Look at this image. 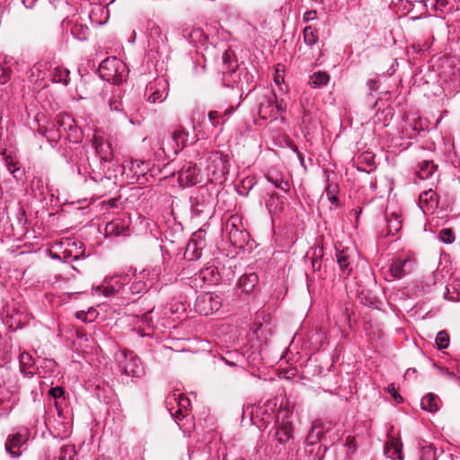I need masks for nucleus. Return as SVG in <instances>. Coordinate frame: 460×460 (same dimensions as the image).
<instances>
[{"label":"nucleus","mask_w":460,"mask_h":460,"mask_svg":"<svg viewBox=\"0 0 460 460\" xmlns=\"http://www.w3.org/2000/svg\"><path fill=\"white\" fill-rule=\"evenodd\" d=\"M100 76L114 84H121L128 74L126 64L116 57H109L105 58L99 66Z\"/></svg>","instance_id":"obj_1"},{"label":"nucleus","mask_w":460,"mask_h":460,"mask_svg":"<svg viewBox=\"0 0 460 460\" xmlns=\"http://www.w3.org/2000/svg\"><path fill=\"white\" fill-rule=\"evenodd\" d=\"M224 231L227 234L230 244L237 249H244L249 245L251 236L241 225V219L237 216H232L224 225Z\"/></svg>","instance_id":"obj_2"},{"label":"nucleus","mask_w":460,"mask_h":460,"mask_svg":"<svg viewBox=\"0 0 460 460\" xmlns=\"http://www.w3.org/2000/svg\"><path fill=\"white\" fill-rule=\"evenodd\" d=\"M206 171L212 180L223 181L229 172V162L220 151H208L206 154Z\"/></svg>","instance_id":"obj_3"},{"label":"nucleus","mask_w":460,"mask_h":460,"mask_svg":"<svg viewBox=\"0 0 460 460\" xmlns=\"http://www.w3.org/2000/svg\"><path fill=\"white\" fill-rule=\"evenodd\" d=\"M257 102L258 114L261 119L275 120L278 119L279 112L283 111L281 105L277 103L276 95L272 91L263 89Z\"/></svg>","instance_id":"obj_4"},{"label":"nucleus","mask_w":460,"mask_h":460,"mask_svg":"<svg viewBox=\"0 0 460 460\" xmlns=\"http://www.w3.org/2000/svg\"><path fill=\"white\" fill-rule=\"evenodd\" d=\"M62 29L65 33H70L79 41L86 40L90 35V29L79 13L65 18L62 22Z\"/></svg>","instance_id":"obj_5"},{"label":"nucleus","mask_w":460,"mask_h":460,"mask_svg":"<svg viewBox=\"0 0 460 460\" xmlns=\"http://www.w3.org/2000/svg\"><path fill=\"white\" fill-rule=\"evenodd\" d=\"M293 441V428L290 422H281L276 427L273 438L270 443L272 454H281Z\"/></svg>","instance_id":"obj_6"},{"label":"nucleus","mask_w":460,"mask_h":460,"mask_svg":"<svg viewBox=\"0 0 460 460\" xmlns=\"http://www.w3.org/2000/svg\"><path fill=\"white\" fill-rule=\"evenodd\" d=\"M53 122V127H57L63 134L65 139L69 142H79L81 136L75 125V119L66 113L58 114Z\"/></svg>","instance_id":"obj_7"},{"label":"nucleus","mask_w":460,"mask_h":460,"mask_svg":"<svg viewBox=\"0 0 460 460\" xmlns=\"http://www.w3.org/2000/svg\"><path fill=\"white\" fill-rule=\"evenodd\" d=\"M190 203L192 217H208L212 212V199L208 190H199L195 196L190 198Z\"/></svg>","instance_id":"obj_8"},{"label":"nucleus","mask_w":460,"mask_h":460,"mask_svg":"<svg viewBox=\"0 0 460 460\" xmlns=\"http://www.w3.org/2000/svg\"><path fill=\"white\" fill-rule=\"evenodd\" d=\"M220 297L211 292L200 294L195 302L194 308L197 313L208 315L217 312L221 307Z\"/></svg>","instance_id":"obj_9"},{"label":"nucleus","mask_w":460,"mask_h":460,"mask_svg":"<svg viewBox=\"0 0 460 460\" xmlns=\"http://www.w3.org/2000/svg\"><path fill=\"white\" fill-rule=\"evenodd\" d=\"M52 71V62L41 59L35 63L30 69V79L34 84L39 83V87L44 88L49 84Z\"/></svg>","instance_id":"obj_10"},{"label":"nucleus","mask_w":460,"mask_h":460,"mask_svg":"<svg viewBox=\"0 0 460 460\" xmlns=\"http://www.w3.org/2000/svg\"><path fill=\"white\" fill-rule=\"evenodd\" d=\"M121 355L124 359L119 360V367L124 374L128 376L139 377L143 375L144 369L139 358L131 350L123 349Z\"/></svg>","instance_id":"obj_11"},{"label":"nucleus","mask_w":460,"mask_h":460,"mask_svg":"<svg viewBox=\"0 0 460 460\" xmlns=\"http://www.w3.org/2000/svg\"><path fill=\"white\" fill-rule=\"evenodd\" d=\"M168 82L164 79L150 82L146 85L145 97L150 103H161L168 96Z\"/></svg>","instance_id":"obj_12"},{"label":"nucleus","mask_w":460,"mask_h":460,"mask_svg":"<svg viewBox=\"0 0 460 460\" xmlns=\"http://www.w3.org/2000/svg\"><path fill=\"white\" fill-rule=\"evenodd\" d=\"M178 181L181 186L189 187L201 181L200 170L196 164L186 162L178 171Z\"/></svg>","instance_id":"obj_13"},{"label":"nucleus","mask_w":460,"mask_h":460,"mask_svg":"<svg viewBox=\"0 0 460 460\" xmlns=\"http://www.w3.org/2000/svg\"><path fill=\"white\" fill-rule=\"evenodd\" d=\"M29 439V433L27 430L24 432H17L11 434L7 437L4 444L5 451L13 457L18 458L21 456L22 447Z\"/></svg>","instance_id":"obj_14"},{"label":"nucleus","mask_w":460,"mask_h":460,"mask_svg":"<svg viewBox=\"0 0 460 460\" xmlns=\"http://www.w3.org/2000/svg\"><path fill=\"white\" fill-rule=\"evenodd\" d=\"M129 279L128 274L113 276L106 286L96 287L95 292L106 297H110L117 294Z\"/></svg>","instance_id":"obj_15"},{"label":"nucleus","mask_w":460,"mask_h":460,"mask_svg":"<svg viewBox=\"0 0 460 460\" xmlns=\"http://www.w3.org/2000/svg\"><path fill=\"white\" fill-rule=\"evenodd\" d=\"M148 42L149 45L159 51L161 49L166 48L167 37L163 34L161 28L152 21L147 23Z\"/></svg>","instance_id":"obj_16"},{"label":"nucleus","mask_w":460,"mask_h":460,"mask_svg":"<svg viewBox=\"0 0 460 460\" xmlns=\"http://www.w3.org/2000/svg\"><path fill=\"white\" fill-rule=\"evenodd\" d=\"M265 177L269 182H270L275 188L279 189L284 192H288L290 189L289 176L282 172L271 168L270 169Z\"/></svg>","instance_id":"obj_17"},{"label":"nucleus","mask_w":460,"mask_h":460,"mask_svg":"<svg viewBox=\"0 0 460 460\" xmlns=\"http://www.w3.org/2000/svg\"><path fill=\"white\" fill-rule=\"evenodd\" d=\"M20 370L25 377H32L38 373V367L33 357L26 351L19 356Z\"/></svg>","instance_id":"obj_18"},{"label":"nucleus","mask_w":460,"mask_h":460,"mask_svg":"<svg viewBox=\"0 0 460 460\" xmlns=\"http://www.w3.org/2000/svg\"><path fill=\"white\" fill-rule=\"evenodd\" d=\"M91 6L88 19L92 25L100 26L106 23L109 20V10L102 4H93Z\"/></svg>","instance_id":"obj_19"},{"label":"nucleus","mask_w":460,"mask_h":460,"mask_svg":"<svg viewBox=\"0 0 460 460\" xmlns=\"http://www.w3.org/2000/svg\"><path fill=\"white\" fill-rule=\"evenodd\" d=\"M402 443L400 438L391 437L385 446V455L392 460H403Z\"/></svg>","instance_id":"obj_20"},{"label":"nucleus","mask_w":460,"mask_h":460,"mask_svg":"<svg viewBox=\"0 0 460 460\" xmlns=\"http://www.w3.org/2000/svg\"><path fill=\"white\" fill-rule=\"evenodd\" d=\"M94 146L102 161L111 162L113 159V149L109 140L102 137H94Z\"/></svg>","instance_id":"obj_21"},{"label":"nucleus","mask_w":460,"mask_h":460,"mask_svg":"<svg viewBox=\"0 0 460 460\" xmlns=\"http://www.w3.org/2000/svg\"><path fill=\"white\" fill-rule=\"evenodd\" d=\"M259 282V277L255 272L243 274L238 281V288L245 294L252 293Z\"/></svg>","instance_id":"obj_22"},{"label":"nucleus","mask_w":460,"mask_h":460,"mask_svg":"<svg viewBox=\"0 0 460 460\" xmlns=\"http://www.w3.org/2000/svg\"><path fill=\"white\" fill-rule=\"evenodd\" d=\"M172 138L175 144L174 153L178 154L187 146L189 132L182 126H179L173 130Z\"/></svg>","instance_id":"obj_23"},{"label":"nucleus","mask_w":460,"mask_h":460,"mask_svg":"<svg viewBox=\"0 0 460 460\" xmlns=\"http://www.w3.org/2000/svg\"><path fill=\"white\" fill-rule=\"evenodd\" d=\"M110 107L112 111H123L125 114H128L131 109L129 107V96L128 95H120L113 94L110 101Z\"/></svg>","instance_id":"obj_24"},{"label":"nucleus","mask_w":460,"mask_h":460,"mask_svg":"<svg viewBox=\"0 0 460 460\" xmlns=\"http://www.w3.org/2000/svg\"><path fill=\"white\" fill-rule=\"evenodd\" d=\"M437 168L433 161L423 160L418 164L416 173L420 180H426L433 175Z\"/></svg>","instance_id":"obj_25"},{"label":"nucleus","mask_w":460,"mask_h":460,"mask_svg":"<svg viewBox=\"0 0 460 460\" xmlns=\"http://www.w3.org/2000/svg\"><path fill=\"white\" fill-rule=\"evenodd\" d=\"M207 286L217 285L220 281V274L215 266H208L199 271Z\"/></svg>","instance_id":"obj_26"},{"label":"nucleus","mask_w":460,"mask_h":460,"mask_svg":"<svg viewBox=\"0 0 460 460\" xmlns=\"http://www.w3.org/2000/svg\"><path fill=\"white\" fill-rule=\"evenodd\" d=\"M409 260L397 259L390 267V274L394 279H402L404 277L410 270L407 269L410 264Z\"/></svg>","instance_id":"obj_27"},{"label":"nucleus","mask_w":460,"mask_h":460,"mask_svg":"<svg viewBox=\"0 0 460 460\" xmlns=\"http://www.w3.org/2000/svg\"><path fill=\"white\" fill-rule=\"evenodd\" d=\"M234 111V107H229L224 111H211L208 114L209 122L213 127H217L226 122V118L229 117Z\"/></svg>","instance_id":"obj_28"},{"label":"nucleus","mask_w":460,"mask_h":460,"mask_svg":"<svg viewBox=\"0 0 460 460\" xmlns=\"http://www.w3.org/2000/svg\"><path fill=\"white\" fill-rule=\"evenodd\" d=\"M38 131L40 134L44 136L52 146L56 145L61 137H64L58 128L57 127H53V122H50L45 128L40 127Z\"/></svg>","instance_id":"obj_29"},{"label":"nucleus","mask_w":460,"mask_h":460,"mask_svg":"<svg viewBox=\"0 0 460 460\" xmlns=\"http://www.w3.org/2000/svg\"><path fill=\"white\" fill-rule=\"evenodd\" d=\"M4 163L7 170L17 181H22L24 176V170L19 166V162L12 155L4 156Z\"/></svg>","instance_id":"obj_30"},{"label":"nucleus","mask_w":460,"mask_h":460,"mask_svg":"<svg viewBox=\"0 0 460 460\" xmlns=\"http://www.w3.org/2000/svg\"><path fill=\"white\" fill-rule=\"evenodd\" d=\"M69 71L63 68V67H60V66H54V64H52V71H51V75L49 76V82H52V83H62L64 84H68L69 83Z\"/></svg>","instance_id":"obj_31"},{"label":"nucleus","mask_w":460,"mask_h":460,"mask_svg":"<svg viewBox=\"0 0 460 460\" xmlns=\"http://www.w3.org/2000/svg\"><path fill=\"white\" fill-rule=\"evenodd\" d=\"M386 233L385 235L394 236L402 228L400 217L395 213L386 216Z\"/></svg>","instance_id":"obj_32"},{"label":"nucleus","mask_w":460,"mask_h":460,"mask_svg":"<svg viewBox=\"0 0 460 460\" xmlns=\"http://www.w3.org/2000/svg\"><path fill=\"white\" fill-rule=\"evenodd\" d=\"M420 203L422 205L425 203L428 209H433L438 207V194L431 189L425 190L420 194ZM423 210V207H420Z\"/></svg>","instance_id":"obj_33"},{"label":"nucleus","mask_w":460,"mask_h":460,"mask_svg":"<svg viewBox=\"0 0 460 460\" xmlns=\"http://www.w3.org/2000/svg\"><path fill=\"white\" fill-rule=\"evenodd\" d=\"M182 35L190 43L199 44L205 40V34L200 28L190 27L182 31Z\"/></svg>","instance_id":"obj_34"},{"label":"nucleus","mask_w":460,"mask_h":460,"mask_svg":"<svg viewBox=\"0 0 460 460\" xmlns=\"http://www.w3.org/2000/svg\"><path fill=\"white\" fill-rule=\"evenodd\" d=\"M330 81V75L327 72L317 71L309 76L308 84L312 88H320L327 85Z\"/></svg>","instance_id":"obj_35"},{"label":"nucleus","mask_w":460,"mask_h":460,"mask_svg":"<svg viewBox=\"0 0 460 460\" xmlns=\"http://www.w3.org/2000/svg\"><path fill=\"white\" fill-rule=\"evenodd\" d=\"M337 262L341 270H342L347 275L350 274L352 271V260L348 252V250H342L337 252Z\"/></svg>","instance_id":"obj_36"},{"label":"nucleus","mask_w":460,"mask_h":460,"mask_svg":"<svg viewBox=\"0 0 460 460\" xmlns=\"http://www.w3.org/2000/svg\"><path fill=\"white\" fill-rule=\"evenodd\" d=\"M202 249L201 246L197 244L196 239L190 240L184 252L185 259L190 261L199 260L202 254Z\"/></svg>","instance_id":"obj_37"},{"label":"nucleus","mask_w":460,"mask_h":460,"mask_svg":"<svg viewBox=\"0 0 460 460\" xmlns=\"http://www.w3.org/2000/svg\"><path fill=\"white\" fill-rule=\"evenodd\" d=\"M265 206L270 214H278L282 209V201L276 192L269 194Z\"/></svg>","instance_id":"obj_38"},{"label":"nucleus","mask_w":460,"mask_h":460,"mask_svg":"<svg viewBox=\"0 0 460 460\" xmlns=\"http://www.w3.org/2000/svg\"><path fill=\"white\" fill-rule=\"evenodd\" d=\"M189 270L185 269L181 271V279H188V285L194 289L202 288L203 287L207 286L204 282L203 279H201V275L199 272H196L193 276L189 277Z\"/></svg>","instance_id":"obj_39"},{"label":"nucleus","mask_w":460,"mask_h":460,"mask_svg":"<svg viewBox=\"0 0 460 460\" xmlns=\"http://www.w3.org/2000/svg\"><path fill=\"white\" fill-rule=\"evenodd\" d=\"M438 396L429 393L421 399V409L429 412H435L438 410Z\"/></svg>","instance_id":"obj_40"},{"label":"nucleus","mask_w":460,"mask_h":460,"mask_svg":"<svg viewBox=\"0 0 460 460\" xmlns=\"http://www.w3.org/2000/svg\"><path fill=\"white\" fill-rule=\"evenodd\" d=\"M339 186L336 183H327L325 187V193L328 200L332 204V208H337L339 206L338 198Z\"/></svg>","instance_id":"obj_41"},{"label":"nucleus","mask_w":460,"mask_h":460,"mask_svg":"<svg viewBox=\"0 0 460 460\" xmlns=\"http://www.w3.org/2000/svg\"><path fill=\"white\" fill-rule=\"evenodd\" d=\"M255 184L256 180L254 177H246L237 185L236 190L239 195L246 197Z\"/></svg>","instance_id":"obj_42"},{"label":"nucleus","mask_w":460,"mask_h":460,"mask_svg":"<svg viewBox=\"0 0 460 460\" xmlns=\"http://www.w3.org/2000/svg\"><path fill=\"white\" fill-rule=\"evenodd\" d=\"M303 36L305 43L311 47L316 44L319 40L317 30L311 25L304 29Z\"/></svg>","instance_id":"obj_43"},{"label":"nucleus","mask_w":460,"mask_h":460,"mask_svg":"<svg viewBox=\"0 0 460 460\" xmlns=\"http://www.w3.org/2000/svg\"><path fill=\"white\" fill-rule=\"evenodd\" d=\"M358 169L359 171H366V169L359 167L360 165H367L373 167L375 165V155L372 152H364L358 155L357 159Z\"/></svg>","instance_id":"obj_44"},{"label":"nucleus","mask_w":460,"mask_h":460,"mask_svg":"<svg viewBox=\"0 0 460 460\" xmlns=\"http://www.w3.org/2000/svg\"><path fill=\"white\" fill-rule=\"evenodd\" d=\"M167 400L168 401L173 400L177 402V405H178L177 413H181V410H183V409L186 410L187 407L190 405L189 398L181 394L173 393L167 397Z\"/></svg>","instance_id":"obj_45"},{"label":"nucleus","mask_w":460,"mask_h":460,"mask_svg":"<svg viewBox=\"0 0 460 460\" xmlns=\"http://www.w3.org/2000/svg\"><path fill=\"white\" fill-rule=\"evenodd\" d=\"M448 5L447 0H426L425 6L427 8H430L436 12H447V7Z\"/></svg>","instance_id":"obj_46"},{"label":"nucleus","mask_w":460,"mask_h":460,"mask_svg":"<svg viewBox=\"0 0 460 460\" xmlns=\"http://www.w3.org/2000/svg\"><path fill=\"white\" fill-rule=\"evenodd\" d=\"M75 454L76 452L74 446L66 445L60 448L58 460H74Z\"/></svg>","instance_id":"obj_47"},{"label":"nucleus","mask_w":460,"mask_h":460,"mask_svg":"<svg viewBox=\"0 0 460 460\" xmlns=\"http://www.w3.org/2000/svg\"><path fill=\"white\" fill-rule=\"evenodd\" d=\"M438 237L439 240L446 244L453 243L456 239L455 234L451 228H442L438 233Z\"/></svg>","instance_id":"obj_48"},{"label":"nucleus","mask_w":460,"mask_h":460,"mask_svg":"<svg viewBox=\"0 0 460 460\" xmlns=\"http://www.w3.org/2000/svg\"><path fill=\"white\" fill-rule=\"evenodd\" d=\"M322 436H323V429L316 425H313L308 432L307 440L310 444H314V443H316L317 441H319L321 439Z\"/></svg>","instance_id":"obj_49"},{"label":"nucleus","mask_w":460,"mask_h":460,"mask_svg":"<svg viewBox=\"0 0 460 460\" xmlns=\"http://www.w3.org/2000/svg\"><path fill=\"white\" fill-rule=\"evenodd\" d=\"M12 75V69L4 61L0 60V84H6Z\"/></svg>","instance_id":"obj_50"},{"label":"nucleus","mask_w":460,"mask_h":460,"mask_svg":"<svg viewBox=\"0 0 460 460\" xmlns=\"http://www.w3.org/2000/svg\"><path fill=\"white\" fill-rule=\"evenodd\" d=\"M129 290L133 295L145 293L147 290V286L143 279H136V280L129 287Z\"/></svg>","instance_id":"obj_51"},{"label":"nucleus","mask_w":460,"mask_h":460,"mask_svg":"<svg viewBox=\"0 0 460 460\" xmlns=\"http://www.w3.org/2000/svg\"><path fill=\"white\" fill-rule=\"evenodd\" d=\"M436 344L439 349H447L449 346V336L446 331H440L438 332Z\"/></svg>","instance_id":"obj_52"},{"label":"nucleus","mask_w":460,"mask_h":460,"mask_svg":"<svg viewBox=\"0 0 460 460\" xmlns=\"http://www.w3.org/2000/svg\"><path fill=\"white\" fill-rule=\"evenodd\" d=\"M119 222L112 221L107 224L105 230L108 234H113L116 236H119L123 233V227L119 226Z\"/></svg>","instance_id":"obj_53"},{"label":"nucleus","mask_w":460,"mask_h":460,"mask_svg":"<svg viewBox=\"0 0 460 460\" xmlns=\"http://www.w3.org/2000/svg\"><path fill=\"white\" fill-rule=\"evenodd\" d=\"M131 171L134 172L135 174H144L145 171L147 169L142 168L145 165V163L141 160H135L131 162Z\"/></svg>","instance_id":"obj_54"},{"label":"nucleus","mask_w":460,"mask_h":460,"mask_svg":"<svg viewBox=\"0 0 460 460\" xmlns=\"http://www.w3.org/2000/svg\"><path fill=\"white\" fill-rule=\"evenodd\" d=\"M205 231L203 229H199L198 230L197 232H195L191 237L190 240H195L196 239V243L197 244H199V246H201L202 248L205 247L206 245V243H205Z\"/></svg>","instance_id":"obj_55"},{"label":"nucleus","mask_w":460,"mask_h":460,"mask_svg":"<svg viewBox=\"0 0 460 460\" xmlns=\"http://www.w3.org/2000/svg\"><path fill=\"white\" fill-rule=\"evenodd\" d=\"M63 244H66V247L70 248L71 250L72 248H75V250L79 251H81L84 246V243L81 241H75L71 238H66L64 242L61 243V245Z\"/></svg>","instance_id":"obj_56"},{"label":"nucleus","mask_w":460,"mask_h":460,"mask_svg":"<svg viewBox=\"0 0 460 460\" xmlns=\"http://www.w3.org/2000/svg\"><path fill=\"white\" fill-rule=\"evenodd\" d=\"M431 44L428 40H425L422 44L414 43L411 45V48L416 53L424 52L429 49Z\"/></svg>","instance_id":"obj_57"},{"label":"nucleus","mask_w":460,"mask_h":460,"mask_svg":"<svg viewBox=\"0 0 460 460\" xmlns=\"http://www.w3.org/2000/svg\"><path fill=\"white\" fill-rule=\"evenodd\" d=\"M49 395L55 399H58L64 396V389L60 386L52 387L49 390Z\"/></svg>","instance_id":"obj_58"},{"label":"nucleus","mask_w":460,"mask_h":460,"mask_svg":"<svg viewBox=\"0 0 460 460\" xmlns=\"http://www.w3.org/2000/svg\"><path fill=\"white\" fill-rule=\"evenodd\" d=\"M322 255L314 256L312 258V269L314 271H318L321 270L322 261H321Z\"/></svg>","instance_id":"obj_59"},{"label":"nucleus","mask_w":460,"mask_h":460,"mask_svg":"<svg viewBox=\"0 0 460 460\" xmlns=\"http://www.w3.org/2000/svg\"><path fill=\"white\" fill-rule=\"evenodd\" d=\"M18 223L22 226H24L27 223L26 213L23 208H20L17 214Z\"/></svg>","instance_id":"obj_60"},{"label":"nucleus","mask_w":460,"mask_h":460,"mask_svg":"<svg viewBox=\"0 0 460 460\" xmlns=\"http://www.w3.org/2000/svg\"><path fill=\"white\" fill-rule=\"evenodd\" d=\"M317 13L314 10L306 11L304 13L303 20L304 22H307L309 21L316 19Z\"/></svg>","instance_id":"obj_61"},{"label":"nucleus","mask_w":460,"mask_h":460,"mask_svg":"<svg viewBox=\"0 0 460 460\" xmlns=\"http://www.w3.org/2000/svg\"><path fill=\"white\" fill-rule=\"evenodd\" d=\"M367 86L368 87L369 93L377 89V82L374 79H369L367 82Z\"/></svg>","instance_id":"obj_62"},{"label":"nucleus","mask_w":460,"mask_h":460,"mask_svg":"<svg viewBox=\"0 0 460 460\" xmlns=\"http://www.w3.org/2000/svg\"><path fill=\"white\" fill-rule=\"evenodd\" d=\"M294 151L296 153L297 155V158L300 162V164L301 166H303L305 169L306 168V165L305 164V158H304V155L303 154L298 150L297 147H295Z\"/></svg>","instance_id":"obj_63"},{"label":"nucleus","mask_w":460,"mask_h":460,"mask_svg":"<svg viewBox=\"0 0 460 460\" xmlns=\"http://www.w3.org/2000/svg\"><path fill=\"white\" fill-rule=\"evenodd\" d=\"M37 0H21V3L25 6L27 9H31L34 6Z\"/></svg>","instance_id":"obj_64"}]
</instances>
